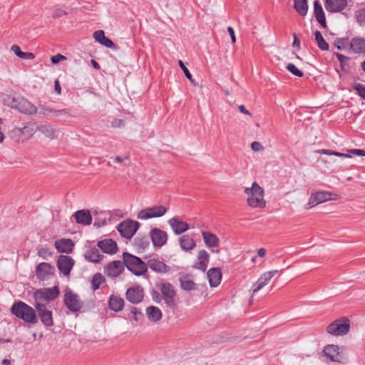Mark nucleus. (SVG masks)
<instances>
[{
    "label": "nucleus",
    "mask_w": 365,
    "mask_h": 365,
    "mask_svg": "<svg viewBox=\"0 0 365 365\" xmlns=\"http://www.w3.org/2000/svg\"><path fill=\"white\" fill-rule=\"evenodd\" d=\"M11 312L14 316L26 323L31 324L38 323V317L35 309L22 301L14 303Z\"/></svg>",
    "instance_id": "1"
},
{
    "label": "nucleus",
    "mask_w": 365,
    "mask_h": 365,
    "mask_svg": "<svg viewBox=\"0 0 365 365\" xmlns=\"http://www.w3.org/2000/svg\"><path fill=\"white\" fill-rule=\"evenodd\" d=\"M4 102L10 108L24 114L34 115L38 110L36 106L21 96H7Z\"/></svg>",
    "instance_id": "2"
},
{
    "label": "nucleus",
    "mask_w": 365,
    "mask_h": 365,
    "mask_svg": "<svg viewBox=\"0 0 365 365\" xmlns=\"http://www.w3.org/2000/svg\"><path fill=\"white\" fill-rule=\"evenodd\" d=\"M58 295L59 289L57 286L36 290L34 294L35 309L47 307L49 302L55 300Z\"/></svg>",
    "instance_id": "3"
},
{
    "label": "nucleus",
    "mask_w": 365,
    "mask_h": 365,
    "mask_svg": "<svg viewBox=\"0 0 365 365\" xmlns=\"http://www.w3.org/2000/svg\"><path fill=\"white\" fill-rule=\"evenodd\" d=\"M123 261L125 267L136 276L144 274L147 270L148 267L140 257L133 255L128 252L123 253Z\"/></svg>",
    "instance_id": "4"
},
{
    "label": "nucleus",
    "mask_w": 365,
    "mask_h": 365,
    "mask_svg": "<svg viewBox=\"0 0 365 365\" xmlns=\"http://www.w3.org/2000/svg\"><path fill=\"white\" fill-rule=\"evenodd\" d=\"M245 192L248 196L247 202L249 206L259 208L265 207L264 190L256 182L252 183L251 187H246Z\"/></svg>",
    "instance_id": "5"
},
{
    "label": "nucleus",
    "mask_w": 365,
    "mask_h": 365,
    "mask_svg": "<svg viewBox=\"0 0 365 365\" xmlns=\"http://www.w3.org/2000/svg\"><path fill=\"white\" fill-rule=\"evenodd\" d=\"M350 329V322L346 317L339 318L329 324L326 330L333 336H343L346 334Z\"/></svg>",
    "instance_id": "6"
},
{
    "label": "nucleus",
    "mask_w": 365,
    "mask_h": 365,
    "mask_svg": "<svg viewBox=\"0 0 365 365\" xmlns=\"http://www.w3.org/2000/svg\"><path fill=\"white\" fill-rule=\"evenodd\" d=\"M63 302L67 309L73 313L79 312L83 307V302L79 295L71 289L66 291L63 296Z\"/></svg>",
    "instance_id": "7"
},
{
    "label": "nucleus",
    "mask_w": 365,
    "mask_h": 365,
    "mask_svg": "<svg viewBox=\"0 0 365 365\" xmlns=\"http://www.w3.org/2000/svg\"><path fill=\"white\" fill-rule=\"evenodd\" d=\"M164 302L168 307L174 308L175 306L176 292L174 286L170 282H163L159 286Z\"/></svg>",
    "instance_id": "8"
},
{
    "label": "nucleus",
    "mask_w": 365,
    "mask_h": 365,
    "mask_svg": "<svg viewBox=\"0 0 365 365\" xmlns=\"http://www.w3.org/2000/svg\"><path fill=\"white\" fill-rule=\"evenodd\" d=\"M139 225L137 221L127 220L120 222L117 230L123 237L131 239L137 232Z\"/></svg>",
    "instance_id": "9"
},
{
    "label": "nucleus",
    "mask_w": 365,
    "mask_h": 365,
    "mask_svg": "<svg viewBox=\"0 0 365 365\" xmlns=\"http://www.w3.org/2000/svg\"><path fill=\"white\" fill-rule=\"evenodd\" d=\"M166 212L167 208L163 205L153 206L140 210L137 217L141 220H146L150 218L162 217Z\"/></svg>",
    "instance_id": "10"
},
{
    "label": "nucleus",
    "mask_w": 365,
    "mask_h": 365,
    "mask_svg": "<svg viewBox=\"0 0 365 365\" xmlns=\"http://www.w3.org/2000/svg\"><path fill=\"white\" fill-rule=\"evenodd\" d=\"M334 194L328 191H319L311 195L308 203L305 205L306 210H309L318 204L332 200Z\"/></svg>",
    "instance_id": "11"
},
{
    "label": "nucleus",
    "mask_w": 365,
    "mask_h": 365,
    "mask_svg": "<svg viewBox=\"0 0 365 365\" xmlns=\"http://www.w3.org/2000/svg\"><path fill=\"white\" fill-rule=\"evenodd\" d=\"M324 356L329 359L330 361H336L342 363L344 361V357L339 352V347L336 345H327L323 350Z\"/></svg>",
    "instance_id": "12"
},
{
    "label": "nucleus",
    "mask_w": 365,
    "mask_h": 365,
    "mask_svg": "<svg viewBox=\"0 0 365 365\" xmlns=\"http://www.w3.org/2000/svg\"><path fill=\"white\" fill-rule=\"evenodd\" d=\"M55 269L48 262L39 263L36 269V274L38 279H48L54 274Z\"/></svg>",
    "instance_id": "13"
},
{
    "label": "nucleus",
    "mask_w": 365,
    "mask_h": 365,
    "mask_svg": "<svg viewBox=\"0 0 365 365\" xmlns=\"http://www.w3.org/2000/svg\"><path fill=\"white\" fill-rule=\"evenodd\" d=\"M150 237L155 247H161L167 242L168 234L165 231L155 227L150 231Z\"/></svg>",
    "instance_id": "14"
},
{
    "label": "nucleus",
    "mask_w": 365,
    "mask_h": 365,
    "mask_svg": "<svg viewBox=\"0 0 365 365\" xmlns=\"http://www.w3.org/2000/svg\"><path fill=\"white\" fill-rule=\"evenodd\" d=\"M202 236L206 247L212 252L219 254L220 250H215V248L218 247L220 245V240L218 237L216 235L207 231H202Z\"/></svg>",
    "instance_id": "15"
},
{
    "label": "nucleus",
    "mask_w": 365,
    "mask_h": 365,
    "mask_svg": "<svg viewBox=\"0 0 365 365\" xmlns=\"http://www.w3.org/2000/svg\"><path fill=\"white\" fill-rule=\"evenodd\" d=\"M74 260L68 255H60L57 259V267L64 275H68L74 265Z\"/></svg>",
    "instance_id": "16"
},
{
    "label": "nucleus",
    "mask_w": 365,
    "mask_h": 365,
    "mask_svg": "<svg viewBox=\"0 0 365 365\" xmlns=\"http://www.w3.org/2000/svg\"><path fill=\"white\" fill-rule=\"evenodd\" d=\"M125 297L132 304H138L143 299V289L140 286L130 287L125 293Z\"/></svg>",
    "instance_id": "17"
},
{
    "label": "nucleus",
    "mask_w": 365,
    "mask_h": 365,
    "mask_svg": "<svg viewBox=\"0 0 365 365\" xmlns=\"http://www.w3.org/2000/svg\"><path fill=\"white\" fill-rule=\"evenodd\" d=\"M125 264L123 262L120 260H115L110 262L105 267V273L107 276L110 277H116L119 276L125 269Z\"/></svg>",
    "instance_id": "18"
},
{
    "label": "nucleus",
    "mask_w": 365,
    "mask_h": 365,
    "mask_svg": "<svg viewBox=\"0 0 365 365\" xmlns=\"http://www.w3.org/2000/svg\"><path fill=\"white\" fill-rule=\"evenodd\" d=\"M38 319L39 318L42 324L47 327L53 326V319L52 311L48 309L47 307L36 309Z\"/></svg>",
    "instance_id": "19"
},
{
    "label": "nucleus",
    "mask_w": 365,
    "mask_h": 365,
    "mask_svg": "<svg viewBox=\"0 0 365 365\" xmlns=\"http://www.w3.org/2000/svg\"><path fill=\"white\" fill-rule=\"evenodd\" d=\"M278 272V270H272L264 272L258 279L257 282L252 287L253 294L258 292L262 287L268 284L269 280Z\"/></svg>",
    "instance_id": "20"
},
{
    "label": "nucleus",
    "mask_w": 365,
    "mask_h": 365,
    "mask_svg": "<svg viewBox=\"0 0 365 365\" xmlns=\"http://www.w3.org/2000/svg\"><path fill=\"white\" fill-rule=\"evenodd\" d=\"M347 6V0H325L324 6L330 13H337L343 11Z\"/></svg>",
    "instance_id": "21"
},
{
    "label": "nucleus",
    "mask_w": 365,
    "mask_h": 365,
    "mask_svg": "<svg viewBox=\"0 0 365 365\" xmlns=\"http://www.w3.org/2000/svg\"><path fill=\"white\" fill-rule=\"evenodd\" d=\"M147 267L155 272L167 273L171 268L158 259H150L147 262Z\"/></svg>",
    "instance_id": "22"
},
{
    "label": "nucleus",
    "mask_w": 365,
    "mask_h": 365,
    "mask_svg": "<svg viewBox=\"0 0 365 365\" xmlns=\"http://www.w3.org/2000/svg\"><path fill=\"white\" fill-rule=\"evenodd\" d=\"M36 130L42 133L45 137L50 140H55L58 138L59 129L55 128L50 124L40 125L37 127Z\"/></svg>",
    "instance_id": "23"
},
{
    "label": "nucleus",
    "mask_w": 365,
    "mask_h": 365,
    "mask_svg": "<svg viewBox=\"0 0 365 365\" xmlns=\"http://www.w3.org/2000/svg\"><path fill=\"white\" fill-rule=\"evenodd\" d=\"M54 245L58 252L69 254L73 251L74 243L71 239H61L56 240Z\"/></svg>",
    "instance_id": "24"
},
{
    "label": "nucleus",
    "mask_w": 365,
    "mask_h": 365,
    "mask_svg": "<svg viewBox=\"0 0 365 365\" xmlns=\"http://www.w3.org/2000/svg\"><path fill=\"white\" fill-rule=\"evenodd\" d=\"M40 113L43 115L44 116H48V115H52L53 117H61V116L70 117L71 116V115L67 109L56 110V109H53L52 108H50V107H48L46 106H40Z\"/></svg>",
    "instance_id": "25"
},
{
    "label": "nucleus",
    "mask_w": 365,
    "mask_h": 365,
    "mask_svg": "<svg viewBox=\"0 0 365 365\" xmlns=\"http://www.w3.org/2000/svg\"><path fill=\"white\" fill-rule=\"evenodd\" d=\"M98 247L105 253L114 254L118 251L115 241L111 239H105L98 242Z\"/></svg>",
    "instance_id": "26"
},
{
    "label": "nucleus",
    "mask_w": 365,
    "mask_h": 365,
    "mask_svg": "<svg viewBox=\"0 0 365 365\" xmlns=\"http://www.w3.org/2000/svg\"><path fill=\"white\" fill-rule=\"evenodd\" d=\"M78 224L89 225L92 222V216L88 210H80L73 214Z\"/></svg>",
    "instance_id": "27"
},
{
    "label": "nucleus",
    "mask_w": 365,
    "mask_h": 365,
    "mask_svg": "<svg viewBox=\"0 0 365 365\" xmlns=\"http://www.w3.org/2000/svg\"><path fill=\"white\" fill-rule=\"evenodd\" d=\"M168 224L175 235H180L189 230V225L187 222L181 221L176 217L170 219Z\"/></svg>",
    "instance_id": "28"
},
{
    "label": "nucleus",
    "mask_w": 365,
    "mask_h": 365,
    "mask_svg": "<svg viewBox=\"0 0 365 365\" xmlns=\"http://www.w3.org/2000/svg\"><path fill=\"white\" fill-rule=\"evenodd\" d=\"M207 278L209 279V283L210 287H217L221 280H222V273L220 268L214 267L211 268L208 270L207 273Z\"/></svg>",
    "instance_id": "29"
},
{
    "label": "nucleus",
    "mask_w": 365,
    "mask_h": 365,
    "mask_svg": "<svg viewBox=\"0 0 365 365\" xmlns=\"http://www.w3.org/2000/svg\"><path fill=\"white\" fill-rule=\"evenodd\" d=\"M94 39L103 45L106 48H112L115 50L116 46L115 44L108 37L105 36V33L103 30H98L93 33Z\"/></svg>",
    "instance_id": "30"
},
{
    "label": "nucleus",
    "mask_w": 365,
    "mask_h": 365,
    "mask_svg": "<svg viewBox=\"0 0 365 365\" xmlns=\"http://www.w3.org/2000/svg\"><path fill=\"white\" fill-rule=\"evenodd\" d=\"M349 48L354 53H365V39L361 37H354L349 42Z\"/></svg>",
    "instance_id": "31"
},
{
    "label": "nucleus",
    "mask_w": 365,
    "mask_h": 365,
    "mask_svg": "<svg viewBox=\"0 0 365 365\" xmlns=\"http://www.w3.org/2000/svg\"><path fill=\"white\" fill-rule=\"evenodd\" d=\"M197 259L199 262L193 265V268L203 272L206 271L210 259L208 252L205 250H200L198 252Z\"/></svg>",
    "instance_id": "32"
},
{
    "label": "nucleus",
    "mask_w": 365,
    "mask_h": 365,
    "mask_svg": "<svg viewBox=\"0 0 365 365\" xmlns=\"http://www.w3.org/2000/svg\"><path fill=\"white\" fill-rule=\"evenodd\" d=\"M314 13L318 23L323 28L327 27L325 14L320 3L317 0L314 2Z\"/></svg>",
    "instance_id": "33"
},
{
    "label": "nucleus",
    "mask_w": 365,
    "mask_h": 365,
    "mask_svg": "<svg viewBox=\"0 0 365 365\" xmlns=\"http://www.w3.org/2000/svg\"><path fill=\"white\" fill-rule=\"evenodd\" d=\"M150 245V240L147 236H138L133 240V246L138 252H143Z\"/></svg>",
    "instance_id": "34"
},
{
    "label": "nucleus",
    "mask_w": 365,
    "mask_h": 365,
    "mask_svg": "<svg viewBox=\"0 0 365 365\" xmlns=\"http://www.w3.org/2000/svg\"><path fill=\"white\" fill-rule=\"evenodd\" d=\"M84 257L88 262L98 263L102 260L103 255L100 253L98 249L92 248L85 252Z\"/></svg>",
    "instance_id": "35"
},
{
    "label": "nucleus",
    "mask_w": 365,
    "mask_h": 365,
    "mask_svg": "<svg viewBox=\"0 0 365 365\" xmlns=\"http://www.w3.org/2000/svg\"><path fill=\"white\" fill-rule=\"evenodd\" d=\"M180 247L184 251H190L195 247L196 244L192 237L187 235H184L179 239Z\"/></svg>",
    "instance_id": "36"
},
{
    "label": "nucleus",
    "mask_w": 365,
    "mask_h": 365,
    "mask_svg": "<svg viewBox=\"0 0 365 365\" xmlns=\"http://www.w3.org/2000/svg\"><path fill=\"white\" fill-rule=\"evenodd\" d=\"M124 306V299L116 295H111L109 299V307L111 310L118 312Z\"/></svg>",
    "instance_id": "37"
},
{
    "label": "nucleus",
    "mask_w": 365,
    "mask_h": 365,
    "mask_svg": "<svg viewBox=\"0 0 365 365\" xmlns=\"http://www.w3.org/2000/svg\"><path fill=\"white\" fill-rule=\"evenodd\" d=\"M146 314L148 318L154 322H159L163 317L161 310L158 307L154 306H150L146 309Z\"/></svg>",
    "instance_id": "38"
},
{
    "label": "nucleus",
    "mask_w": 365,
    "mask_h": 365,
    "mask_svg": "<svg viewBox=\"0 0 365 365\" xmlns=\"http://www.w3.org/2000/svg\"><path fill=\"white\" fill-rule=\"evenodd\" d=\"M294 8L299 15L306 16L308 11L307 0H294Z\"/></svg>",
    "instance_id": "39"
},
{
    "label": "nucleus",
    "mask_w": 365,
    "mask_h": 365,
    "mask_svg": "<svg viewBox=\"0 0 365 365\" xmlns=\"http://www.w3.org/2000/svg\"><path fill=\"white\" fill-rule=\"evenodd\" d=\"M11 50L20 58L21 59H34L35 56L33 53L23 52L20 47L14 44L11 47Z\"/></svg>",
    "instance_id": "40"
},
{
    "label": "nucleus",
    "mask_w": 365,
    "mask_h": 365,
    "mask_svg": "<svg viewBox=\"0 0 365 365\" xmlns=\"http://www.w3.org/2000/svg\"><path fill=\"white\" fill-rule=\"evenodd\" d=\"M180 282V287L184 290L190 291L197 289V284L187 277H181Z\"/></svg>",
    "instance_id": "41"
},
{
    "label": "nucleus",
    "mask_w": 365,
    "mask_h": 365,
    "mask_svg": "<svg viewBox=\"0 0 365 365\" xmlns=\"http://www.w3.org/2000/svg\"><path fill=\"white\" fill-rule=\"evenodd\" d=\"M314 36L318 47L322 51H328L329 48V44L324 40L321 32L319 31H316L314 32Z\"/></svg>",
    "instance_id": "42"
},
{
    "label": "nucleus",
    "mask_w": 365,
    "mask_h": 365,
    "mask_svg": "<svg viewBox=\"0 0 365 365\" xmlns=\"http://www.w3.org/2000/svg\"><path fill=\"white\" fill-rule=\"evenodd\" d=\"M105 282V279L101 273H96L93 275L91 281L92 288L96 290L100 288L102 283Z\"/></svg>",
    "instance_id": "43"
},
{
    "label": "nucleus",
    "mask_w": 365,
    "mask_h": 365,
    "mask_svg": "<svg viewBox=\"0 0 365 365\" xmlns=\"http://www.w3.org/2000/svg\"><path fill=\"white\" fill-rule=\"evenodd\" d=\"M335 56L340 63L341 68L344 71H346L349 68V57L339 53H336Z\"/></svg>",
    "instance_id": "44"
},
{
    "label": "nucleus",
    "mask_w": 365,
    "mask_h": 365,
    "mask_svg": "<svg viewBox=\"0 0 365 365\" xmlns=\"http://www.w3.org/2000/svg\"><path fill=\"white\" fill-rule=\"evenodd\" d=\"M349 42L350 41H349V38L346 37L336 38L334 44L338 50H342L346 48L347 46L349 45Z\"/></svg>",
    "instance_id": "45"
},
{
    "label": "nucleus",
    "mask_w": 365,
    "mask_h": 365,
    "mask_svg": "<svg viewBox=\"0 0 365 365\" xmlns=\"http://www.w3.org/2000/svg\"><path fill=\"white\" fill-rule=\"evenodd\" d=\"M355 17L360 26H365V9H361L355 12Z\"/></svg>",
    "instance_id": "46"
},
{
    "label": "nucleus",
    "mask_w": 365,
    "mask_h": 365,
    "mask_svg": "<svg viewBox=\"0 0 365 365\" xmlns=\"http://www.w3.org/2000/svg\"><path fill=\"white\" fill-rule=\"evenodd\" d=\"M352 88L361 98L365 100V85L360 83H354L352 85Z\"/></svg>",
    "instance_id": "47"
},
{
    "label": "nucleus",
    "mask_w": 365,
    "mask_h": 365,
    "mask_svg": "<svg viewBox=\"0 0 365 365\" xmlns=\"http://www.w3.org/2000/svg\"><path fill=\"white\" fill-rule=\"evenodd\" d=\"M286 68L290 73L297 77H302L304 76V73L298 69L295 65L292 63H288Z\"/></svg>",
    "instance_id": "48"
},
{
    "label": "nucleus",
    "mask_w": 365,
    "mask_h": 365,
    "mask_svg": "<svg viewBox=\"0 0 365 365\" xmlns=\"http://www.w3.org/2000/svg\"><path fill=\"white\" fill-rule=\"evenodd\" d=\"M179 66H180V68H182L185 76H186V78L191 82L194 85H195V83H194V80L192 79V75L190 73V72L189 71V70L187 69V68L185 66V64L183 63V62L180 60L179 62Z\"/></svg>",
    "instance_id": "49"
},
{
    "label": "nucleus",
    "mask_w": 365,
    "mask_h": 365,
    "mask_svg": "<svg viewBox=\"0 0 365 365\" xmlns=\"http://www.w3.org/2000/svg\"><path fill=\"white\" fill-rule=\"evenodd\" d=\"M38 256L43 259H47L48 257L52 256V252L48 248L41 247L38 250Z\"/></svg>",
    "instance_id": "50"
},
{
    "label": "nucleus",
    "mask_w": 365,
    "mask_h": 365,
    "mask_svg": "<svg viewBox=\"0 0 365 365\" xmlns=\"http://www.w3.org/2000/svg\"><path fill=\"white\" fill-rule=\"evenodd\" d=\"M139 316H143V314L138 311L135 307H132L130 314H128V317L131 320H134L135 322L139 321Z\"/></svg>",
    "instance_id": "51"
},
{
    "label": "nucleus",
    "mask_w": 365,
    "mask_h": 365,
    "mask_svg": "<svg viewBox=\"0 0 365 365\" xmlns=\"http://www.w3.org/2000/svg\"><path fill=\"white\" fill-rule=\"evenodd\" d=\"M150 294H151V297H152V299L155 302V303H160L161 301L163 299L162 295H160V294L159 293V292H158L157 290H152L151 292H150Z\"/></svg>",
    "instance_id": "52"
},
{
    "label": "nucleus",
    "mask_w": 365,
    "mask_h": 365,
    "mask_svg": "<svg viewBox=\"0 0 365 365\" xmlns=\"http://www.w3.org/2000/svg\"><path fill=\"white\" fill-rule=\"evenodd\" d=\"M316 153H319V154H324V155H335V156H338V155L339 153V152L333 151V150H328V149L317 150L316 151Z\"/></svg>",
    "instance_id": "53"
},
{
    "label": "nucleus",
    "mask_w": 365,
    "mask_h": 365,
    "mask_svg": "<svg viewBox=\"0 0 365 365\" xmlns=\"http://www.w3.org/2000/svg\"><path fill=\"white\" fill-rule=\"evenodd\" d=\"M64 59H66V57L58 53L55 56H52L51 58V61L52 62V63L56 64Z\"/></svg>",
    "instance_id": "54"
},
{
    "label": "nucleus",
    "mask_w": 365,
    "mask_h": 365,
    "mask_svg": "<svg viewBox=\"0 0 365 365\" xmlns=\"http://www.w3.org/2000/svg\"><path fill=\"white\" fill-rule=\"evenodd\" d=\"M252 149L255 152L262 151L264 150V147L259 142L255 141L251 145Z\"/></svg>",
    "instance_id": "55"
},
{
    "label": "nucleus",
    "mask_w": 365,
    "mask_h": 365,
    "mask_svg": "<svg viewBox=\"0 0 365 365\" xmlns=\"http://www.w3.org/2000/svg\"><path fill=\"white\" fill-rule=\"evenodd\" d=\"M65 15H66V12L61 9H55L52 14L53 18H59Z\"/></svg>",
    "instance_id": "56"
},
{
    "label": "nucleus",
    "mask_w": 365,
    "mask_h": 365,
    "mask_svg": "<svg viewBox=\"0 0 365 365\" xmlns=\"http://www.w3.org/2000/svg\"><path fill=\"white\" fill-rule=\"evenodd\" d=\"M349 153L351 154L358 155V156H365V150L360 149H351L349 150Z\"/></svg>",
    "instance_id": "57"
},
{
    "label": "nucleus",
    "mask_w": 365,
    "mask_h": 365,
    "mask_svg": "<svg viewBox=\"0 0 365 365\" xmlns=\"http://www.w3.org/2000/svg\"><path fill=\"white\" fill-rule=\"evenodd\" d=\"M124 121L121 119H115L112 121L111 125L113 128H119L123 125Z\"/></svg>",
    "instance_id": "58"
},
{
    "label": "nucleus",
    "mask_w": 365,
    "mask_h": 365,
    "mask_svg": "<svg viewBox=\"0 0 365 365\" xmlns=\"http://www.w3.org/2000/svg\"><path fill=\"white\" fill-rule=\"evenodd\" d=\"M126 160H129V157L128 155H125L124 157L116 156L114 158V161L117 163H124Z\"/></svg>",
    "instance_id": "59"
},
{
    "label": "nucleus",
    "mask_w": 365,
    "mask_h": 365,
    "mask_svg": "<svg viewBox=\"0 0 365 365\" xmlns=\"http://www.w3.org/2000/svg\"><path fill=\"white\" fill-rule=\"evenodd\" d=\"M227 31H228L229 34L230 35L232 43H235L236 38H235V36L234 29L231 26H228Z\"/></svg>",
    "instance_id": "60"
},
{
    "label": "nucleus",
    "mask_w": 365,
    "mask_h": 365,
    "mask_svg": "<svg viewBox=\"0 0 365 365\" xmlns=\"http://www.w3.org/2000/svg\"><path fill=\"white\" fill-rule=\"evenodd\" d=\"M54 91L56 93L60 94L61 93V88L58 80H56L54 83Z\"/></svg>",
    "instance_id": "61"
},
{
    "label": "nucleus",
    "mask_w": 365,
    "mask_h": 365,
    "mask_svg": "<svg viewBox=\"0 0 365 365\" xmlns=\"http://www.w3.org/2000/svg\"><path fill=\"white\" fill-rule=\"evenodd\" d=\"M238 108L240 110V111L245 115H251V113L250 112L246 109L245 106L244 105H240L238 106Z\"/></svg>",
    "instance_id": "62"
},
{
    "label": "nucleus",
    "mask_w": 365,
    "mask_h": 365,
    "mask_svg": "<svg viewBox=\"0 0 365 365\" xmlns=\"http://www.w3.org/2000/svg\"><path fill=\"white\" fill-rule=\"evenodd\" d=\"M293 36H294L293 46L297 47L298 48H300L299 39L298 38V37L297 36V35L295 34H293Z\"/></svg>",
    "instance_id": "63"
},
{
    "label": "nucleus",
    "mask_w": 365,
    "mask_h": 365,
    "mask_svg": "<svg viewBox=\"0 0 365 365\" xmlns=\"http://www.w3.org/2000/svg\"><path fill=\"white\" fill-rule=\"evenodd\" d=\"M106 224V220H99V221H97L96 220L93 223V225L98 228L105 225Z\"/></svg>",
    "instance_id": "64"
}]
</instances>
